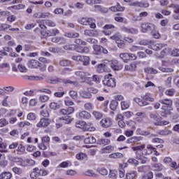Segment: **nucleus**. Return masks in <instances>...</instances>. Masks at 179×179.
<instances>
[{"label": "nucleus", "instance_id": "obj_1", "mask_svg": "<svg viewBox=\"0 0 179 179\" xmlns=\"http://www.w3.org/2000/svg\"><path fill=\"white\" fill-rule=\"evenodd\" d=\"M75 74L76 76H78V78H80L83 83H85V82L87 83L89 79H91L90 76H92V74H90V73L85 71H76Z\"/></svg>", "mask_w": 179, "mask_h": 179}, {"label": "nucleus", "instance_id": "obj_2", "mask_svg": "<svg viewBox=\"0 0 179 179\" xmlns=\"http://www.w3.org/2000/svg\"><path fill=\"white\" fill-rule=\"evenodd\" d=\"M110 76H112V75L108 74V76H105L103 84L105 86H108V87H115V79L110 78Z\"/></svg>", "mask_w": 179, "mask_h": 179}, {"label": "nucleus", "instance_id": "obj_3", "mask_svg": "<svg viewBox=\"0 0 179 179\" xmlns=\"http://www.w3.org/2000/svg\"><path fill=\"white\" fill-rule=\"evenodd\" d=\"M141 27L142 33H146L147 31L154 32L156 30V26L151 23H143Z\"/></svg>", "mask_w": 179, "mask_h": 179}, {"label": "nucleus", "instance_id": "obj_4", "mask_svg": "<svg viewBox=\"0 0 179 179\" xmlns=\"http://www.w3.org/2000/svg\"><path fill=\"white\" fill-rule=\"evenodd\" d=\"M102 128H110L113 125V120L110 117H105L100 121Z\"/></svg>", "mask_w": 179, "mask_h": 179}, {"label": "nucleus", "instance_id": "obj_5", "mask_svg": "<svg viewBox=\"0 0 179 179\" xmlns=\"http://www.w3.org/2000/svg\"><path fill=\"white\" fill-rule=\"evenodd\" d=\"M110 66L113 71H121L124 66L118 60H113L110 63Z\"/></svg>", "mask_w": 179, "mask_h": 179}, {"label": "nucleus", "instance_id": "obj_6", "mask_svg": "<svg viewBox=\"0 0 179 179\" xmlns=\"http://www.w3.org/2000/svg\"><path fill=\"white\" fill-rule=\"evenodd\" d=\"M50 122H51V121L49 119L42 118L36 124V127H38V128H46V127L50 125Z\"/></svg>", "mask_w": 179, "mask_h": 179}, {"label": "nucleus", "instance_id": "obj_7", "mask_svg": "<svg viewBox=\"0 0 179 179\" xmlns=\"http://www.w3.org/2000/svg\"><path fill=\"white\" fill-rule=\"evenodd\" d=\"M75 113V108L73 107H69L67 109L63 108L59 110V114L61 115H71V114H73Z\"/></svg>", "mask_w": 179, "mask_h": 179}, {"label": "nucleus", "instance_id": "obj_8", "mask_svg": "<svg viewBox=\"0 0 179 179\" xmlns=\"http://www.w3.org/2000/svg\"><path fill=\"white\" fill-rule=\"evenodd\" d=\"M131 6H137L138 8H149V3L146 2H139V1H135L133 3H131Z\"/></svg>", "mask_w": 179, "mask_h": 179}, {"label": "nucleus", "instance_id": "obj_9", "mask_svg": "<svg viewBox=\"0 0 179 179\" xmlns=\"http://www.w3.org/2000/svg\"><path fill=\"white\" fill-rule=\"evenodd\" d=\"M122 31H123L124 33H128L129 34H138V29L135 28H128L126 27H122Z\"/></svg>", "mask_w": 179, "mask_h": 179}, {"label": "nucleus", "instance_id": "obj_10", "mask_svg": "<svg viewBox=\"0 0 179 179\" xmlns=\"http://www.w3.org/2000/svg\"><path fill=\"white\" fill-rule=\"evenodd\" d=\"M124 71H129V72H135L136 71V63L133 62L124 66Z\"/></svg>", "mask_w": 179, "mask_h": 179}, {"label": "nucleus", "instance_id": "obj_11", "mask_svg": "<svg viewBox=\"0 0 179 179\" xmlns=\"http://www.w3.org/2000/svg\"><path fill=\"white\" fill-rule=\"evenodd\" d=\"M144 101H150L153 103L155 101V96H153L151 93H146L145 95L141 96Z\"/></svg>", "mask_w": 179, "mask_h": 179}, {"label": "nucleus", "instance_id": "obj_12", "mask_svg": "<svg viewBox=\"0 0 179 179\" xmlns=\"http://www.w3.org/2000/svg\"><path fill=\"white\" fill-rule=\"evenodd\" d=\"M78 22L83 26H89L90 23H92L93 18L83 17L82 19L79 20Z\"/></svg>", "mask_w": 179, "mask_h": 179}, {"label": "nucleus", "instance_id": "obj_13", "mask_svg": "<svg viewBox=\"0 0 179 179\" xmlns=\"http://www.w3.org/2000/svg\"><path fill=\"white\" fill-rule=\"evenodd\" d=\"M150 118L151 120H153L154 121H156L157 122L155 123L156 125H159L160 122L162 121V117L159 115H157L156 113H150Z\"/></svg>", "mask_w": 179, "mask_h": 179}, {"label": "nucleus", "instance_id": "obj_14", "mask_svg": "<svg viewBox=\"0 0 179 179\" xmlns=\"http://www.w3.org/2000/svg\"><path fill=\"white\" fill-rule=\"evenodd\" d=\"M114 25L113 24H106L104 26V31H103V34L106 36H110L111 34V29H114Z\"/></svg>", "mask_w": 179, "mask_h": 179}, {"label": "nucleus", "instance_id": "obj_15", "mask_svg": "<svg viewBox=\"0 0 179 179\" xmlns=\"http://www.w3.org/2000/svg\"><path fill=\"white\" fill-rule=\"evenodd\" d=\"M150 48L154 50V51H159L163 48V45L160 43H155V42L152 41L151 45H150Z\"/></svg>", "mask_w": 179, "mask_h": 179}, {"label": "nucleus", "instance_id": "obj_16", "mask_svg": "<svg viewBox=\"0 0 179 179\" xmlns=\"http://www.w3.org/2000/svg\"><path fill=\"white\" fill-rule=\"evenodd\" d=\"M40 65V62L37 60H31L28 63L29 68H31V69H34L38 68V66Z\"/></svg>", "mask_w": 179, "mask_h": 179}, {"label": "nucleus", "instance_id": "obj_17", "mask_svg": "<svg viewBox=\"0 0 179 179\" xmlns=\"http://www.w3.org/2000/svg\"><path fill=\"white\" fill-rule=\"evenodd\" d=\"M171 52V48H166L164 50H162L160 54H157L158 58H164L166 55H169Z\"/></svg>", "mask_w": 179, "mask_h": 179}, {"label": "nucleus", "instance_id": "obj_18", "mask_svg": "<svg viewBox=\"0 0 179 179\" xmlns=\"http://www.w3.org/2000/svg\"><path fill=\"white\" fill-rule=\"evenodd\" d=\"M79 117L81 118V120H89L90 117H92V115H90L89 112L86 110H83L79 113Z\"/></svg>", "mask_w": 179, "mask_h": 179}, {"label": "nucleus", "instance_id": "obj_19", "mask_svg": "<svg viewBox=\"0 0 179 179\" xmlns=\"http://www.w3.org/2000/svg\"><path fill=\"white\" fill-rule=\"evenodd\" d=\"M124 10L125 8L120 6L119 3H117L115 6H112L110 8V10H111L112 12H124Z\"/></svg>", "mask_w": 179, "mask_h": 179}, {"label": "nucleus", "instance_id": "obj_20", "mask_svg": "<svg viewBox=\"0 0 179 179\" xmlns=\"http://www.w3.org/2000/svg\"><path fill=\"white\" fill-rule=\"evenodd\" d=\"M134 101L137 103V104H138V106H141V107H143L144 106H149V103H148V101H144L143 99L142 100L140 98H134Z\"/></svg>", "mask_w": 179, "mask_h": 179}, {"label": "nucleus", "instance_id": "obj_21", "mask_svg": "<svg viewBox=\"0 0 179 179\" xmlns=\"http://www.w3.org/2000/svg\"><path fill=\"white\" fill-rule=\"evenodd\" d=\"M48 83H52V85H57V83H62V79L53 77L48 80Z\"/></svg>", "mask_w": 179, "mask_h": 179}, {"label": "nucleus", "instance_id": "obj_22", "mask_svg": "<svg viewBox=\"0 0 179 179\" xmlns=\"http://www.w3.org/2000/svg\"><path fill=\"white\" fill-rule=\"evenodd\" d=\"M52 43H58L59 44H64L65 43V38H64L63 37H53L51 39Z\"/></svg>", "mask_w": 179, "mask_h": 179}, {"label": "nucleus", "instance_id": "obj_23", "mask_svg": "<svg viewBox=\"0 0 179 179\" xmlns=\"http://www.w3.org/2000/svg\"><path fill=\"white\" fill-rule=\"evenodd\" d=\"M65 37L69 38H78L79 37V33L78 32H67L64 34Z\"/></svg>", "mask_w": 179, "mask_h": 179}, {"label": "nucleus", "instance_id": "obj_24", "mask_svg": "<svg viewBox=\"0 0 179 179\" xmlns=\"http://www.w3.org/2000/svg\"><path fill=\"white\" fill-rule=\"evenodd\" d=\"M85 131H90V132L96 131V127L93 125L92 122H85Z\"/></svg>", "mask_w": 179, "mask_h": 179}, {"label": "nucleus", "instance_id": "obj_25", "mask_svg": "<svg viewBox=\"0 0 179 179\" xmlns=\"http://www.w3.org/2000/svg\"><path fill=\"white\" fill-rule=\"evenodd\" d=\"M159 103H161V104H164L165 106H167L168 107H171L173 106V101H171V99H161L159 101Z\"/></svg>", "mask_w": 179, "mask_h": 179}, {"label": "nucleus", "instance_id": "obj_26", "mask_svg": "<svg viewBox=\"0 0 179 179\" xmlns=\"http://www.w3.org/2000/svg\"><path fill=\"white\" fill-rule=\"evenodd\" d=\"M110 159H122L124 155L121 152H115L109 155Z\"/></svg>", "mask_w": 179, "mask_h": 179}, {"label": "nucleus", "instance_id": "obj_27", "mask_svg": "<svg viewBox=\"0 0 179 179\" xmlns=\"http://www.w3.org/2000/svg\"><path fill=\"white\" fill-rule=\"evenodd\" d=\"M80 96L83 99H92V94L89 91H81L80 92Z\"/></svg>", "mask_w": 179, "mask_h": 179}, {"label": "nucleus", "instance_id": "obj_28", "mask_svg": "<svg viewBox=\"0 0 179 179\" xmlns=\"http://www.w3.org/2000/svg\"><path fill=\"white\" fill-rule=\"evenodd\" d=\"M12 173L10 172H3L0 174V179H11Z\"/></svg>", "mask_w": 179, "mask_h": 179}, {"label": "nucleus", "instance_id": "obj_29", "mask_svg": "<svg viewBox=\"0 0 179 179\" xmlns=\"http://www.w3.org/2000/svg\"><path fill=\"white\" fill-rule=\"evenodd\" d=\"M110 142L108 138H99L97 140L98 145H110Z\"/></svg>", "mask_w": 179, "mask_h": 179}, {"label": "nucleus", "instance_id": "obj_30", "mask_svg": "<svg viewBox=\"0 0 179 179\" xmlns=\"http://www.w3.org/2000/svg\"><path fill=\"white\" fill-rule=\"evenodd\" d=\"M142 138L141 137L138 136H134L130 138H129L127 141V143H136V142H139Z\"/></svg>", "mask_w": 179, "mask_h": 179}, {"label": "nucleus", "instance_id": "obj_31", "mask_svg": "<svg viewBox=\"0 0 179 179\" xmlns=\"http://www.w3.org/2000/svg\"><path fill=\"white\" fill-rule=\"evenodd\" d=\"M129 106H131V102L129 101H122L121 102L122 110H127L129 108Z\"/></svg>", "mask_w": 179, "mask_h": 179}, {"label": "nucleus", "instance_id": "obj_32", "mask_svg": "<svg viewBox=\"0 0 179 179\" xmlns=\"http://www.w3.org/2000/svg\"><path fill=\"white\" fill-rule=\"evenodd\" d=\"M145 73H150L151 75H156L157 73V70L152 67H147L144 69Z\"/></svg>", "mask_w": 179, "mask_h": 179}, {"label": "nucleus", "instance_id": "obj_33", "mask_svg": "<svg viewBox=\"0 0 179 179\" xmlns=\"http://www.w3.org/2000/svg\"><path fill=\"white\" fill-rule=\"evenodd\" d=\"M63 83H64V85H72L73 86H78V85H79V83H78L77 81H72L71 80H62Z\"/></svg>", "mask_w": 179, "mask_h": 179}, {"label": "nucleus", "instance_id": "obj_34", "mask_svg": "<svg viewBox=\"0 0 179 179\" xmlns=\"http://www.w3.org/2000/svg\"><path fill=\"white\" fill-rule=\"evenodd\" d=\"M86 122L83 121H78L76 123V128H80V129H83L85 131Z\"/></svg>", "mask_w": 179, "mask_h": 179}, {"label": "nucleus", "instance_id": "obj_35", "mask_svg": "<svg viewBox=\"0 0 179 179\" xmlns=\"http://www.w3.org/2000/svg\"><path fill=\"white\" fill-rule=\"evenodd\" d=\"M120 58L127 64L128 61H129V53H121L120 55Z\"/></svg>", "mask_w": 179, "mask_h": 179}, {"label": "nucleus", "instance_id": "obj_36", "mask_svg": "<svg viewBox=\"0 0 179 179\" xmlns=\"http://www.w3.org/2000/svg\"><path fill=\"white\" fill-rule=\"evenodd\" d=\"M84 143H96V138L93 136L85 138Z\"/></svg>", "mask_w": 179, "mask_h": 179}, {"label": "nucleus", "instance_id": "obj_37", "mask_svg": "<svg viewBox=\"0 0 179 179\" xmlns=\"http://www.w3.org/2000/svg\"><path fill=\"white\" fill-rule=\"evenodd\" d=\"M17 152H18L19 155H22L23 153H24L26 148H24V146H23V145L22 144H18V145L17 146Z\"/></svg>", "mask_w": 179, "mask_h": 179}, {"label": "nucleus", "instance_id": "obj_38", "mask_svg": "<svg viewBox=\"0 0 179 179\" xmlns=\"http://www.w3.org/2000/svg\"><path fill=\"white\" fill-rule=\"evenodd\" d=\"M71 64V61L69 59H62L59 62L60 66H69Z\"/></svg>", "mask_w": 179, "mask_h": 179}, {"label": "nucleus", "instance_id": "obj_39", "mask_svg": "<svg viewBox=\"0 0 179 179\" xmlns=\"http://www.w3.org/2000/svg\"><path fill=\"white\" fill-rule=\"evenodd\" d=\"M101 50L102 46L98 45H94V54H96V55H99V54H101Z\"/></svg>", "mask_w": 179, "mask_h": 179}, {"label": "nucleus", "instance_id": "obj_40", "mask_svg": "<svg viewBox=\"0 0 179 179\" xmlns=\"http://www.w3.org/2000/svg\"><path fill=\"white\" fill-rule=\"evenodd\" d=\"M39 100L41 103H47V101L50 100V96H48V95L42 94L40 95Z\"/></svg>", "mask_w": 179, "mask_h": 179}, {"label": "nucleus", "instance_id": "obj_41", "mask_svg": "<svg viewBox=\"0 0 179 179\" xmlns=\"http://www.w3.org/2000/svg\"><path fill=\"white\" fill-rule=\"evenodd\" d=\"M138 44L140 45H148V48H150V45L152 44V41H150V40H142L138 43Z\"/></svg>", "mask_w": 179, "mask_h": 179}, {"label": "nucleus", "instance_id": "obj_42", "mask_svg": "<svg viewBox=\"0 0 179 179\" xmlns=\"http://www.w3.org/2000/svg\"><path fill=\"white\" fill-rule=\"evenodd\" d=\"M152 167L155 171H162L163 170V165L162 164H155Z\"/></svg>", "mask_w": 179, "mask_h": 179}, {"label": "nucleus", "instance_id": "obj_43", "mask_svg": "<svg viewBox=\"0 0 179 179\" xmlns=\"http://www.w3.org/2000/svg\"><path fill=\"white\" fill-rule=\"evenodd\" d=\"M92 115L96 118V120H100L103 118V113L99 112V111H93L92 112Z\"/></svg>", "mask_w": 179, "mask_h": 179}, {"label": "nucleus", "instance_id": "obj_44", "mask_svg": "<svg viewBox=\"0 0 179 179\" xmlns=\"http://www.w3.org/2000/svg\"><path fill=\"white\" fill-rule=\"evenodd\" d=\"M136 177V171H131L129 173H126V178L127 179H134Z\"/></svg>", "mask_w": 179, "mask_h": 179}, {"label": "nucleus", "instance_id": "obj_45", "mask_svg": "<svg viewBox=\"0 0 179 179\" xmlns=\"http://www.w3.org/2000/svg\"><path fill=\"white\" fill-rule=\"evenodd\" d=\"M117 44V47L119 48H125V41L121 40V38L117 39V41L116 42Z\"/></svg>", "mask_w": 179, "mask_h": 179}, {"label": "nucleus", "instance_id": "obj_46", "mask_svg": "<svg viewBox=\"0 0 179 179\" xmlns=\"http://www.w3.org/2000/svg\"><path fill=\"white\" fill-rule=\"evenodd\" d=\"M50 108L52 110H58L59 108H61V106L59 105V103H55V102H52L50 104Z\"/></svg>", "mask_w": 179, "mask_h": 179}, {"label": "nucleus", "instance_id": "obj_47", "mask_svg": "<svg viewBox=\"0 0 179 179\" xmlns=\"http://www.w3.org/2000/svg\"><path fill=\"white\" fill-rule=\"evenodd\" d=\"M159 135H163L164 136H166L167 135H171L173 132L171 130L165 129V130H159Z\"/></svg>", "mask_w": 179, "mask_h": 179}, {"label": "nucleus", "instance_id": "obj_48", "mask_svg": "<svg viewBox=\"0 0 179 179\" xmlns=\"http://www.w3.org/2000/svg\"><path fill=\"white\" fill-rule=\"evenodd\" d=\"M110 107L113 111H115V110H117V107H118V102H117V101H112L110 102Z\"/></svg>", "mask_w": 179, "mask_h": 179}, {"label": "nucleus", "instance_id": "obj_49", "mask_svg": "<svg viewBox=\"0 0 179 179\" xmlns=\"http://www.w3.org/2000/svg\"><path fill=\"white\" fill-rule=\"evenodd\" d=\"M81 62H83V65H88L90 62V58L87 56H83V59L81 60Z\"/></svg>", "mask_w": 179, "mask_h": 179}, {"label": "nucleus", "instance_id": "obj_50", "mask_svg": "<svg viewBox=\"0 0 179 179\" xmlns=\"http://www.w3.org/2000/svg\"><path fill=\"white\" fill-rule=\"evenodd\" d=\"M84 176H87L88 177H97V174H96L93 171L88 170L85 172Z\"/></svg>", "mask_w": 179, "mask_h": 179}, {"label": "nucleus", "instance_id": "obj_51", "mask_svg": "<svg viewBox=\"0 0 179 179\" xmlns=\"http://www.w3.org/2000/svg\"><path fill=\"white\" fill-rule=\"evenodd\" d=\"M41 143H45L46 145H50V136H45L41 137Z\"/></svg>", "mask_w": 179, "mask_h": 179}, {"label": "nucleus", "instance_id": "obj_52", "mask_svg": "<svg viewBox=\"0 0 179 179\" xmlns=\"http://www.w3.org/2000/svg\"><path fill=\"white\" fill-rule=\"evenodd\" d=\"M107 150L108 152H113V150H114V146L108 145L102 149L103 153H107Z\"/></svg>", "mask_w": 179, "mask_h": 179}, {"label": "nucleus", "instance_id": "obj_53", "mask_svg": "<svg viewBox=\"0 0 179 179\" xmlns=\"http://www.w3.org/2000/svg\"><path fill=\"white\" fill-rule=\"evenodd\" d=\"M44 23L45 24L46 26H48L49 27H55V26H56L55 22H54L50 20H45Z\"/></svg>", "mask_w": 179, "mask_h": 179}, {"label": "nucleus", "instance_id": "obj_54", "mask_svg": "<svg viewBox=\"0 0 179 179\" xmlns=\"http://www.w3.org/2000/svg\"><path fill=\"white\" fill-rule=\"evenodd\" d=\"M86 157H87V156L86 155V154L83 152L78 153L76 155V159L78 160H83L84 159H86Z\"/></svg>", "mask_w": 179, "mask_h": 179}, {"label": "nucleus", "instance_id": "obj_55", "mask_svg": "<svg viewBox=\"0 0 179 179\" xmlns=\"http://www.w3.org/2000/svg\"><path fill=\"white\" fill-rule=\"evenodd\" d=\"M49 51L50 52H53L54 54H58L61 52V49H59V48L50 47L49 48Z\"/></svg>", "mask_w": 179, "mask_h": 179}, {"label": "nucleus", "instance_id": "obj_56", "mask_svg": "<svg viewBox=\"0 0 179 179\" xmlns=\"http://www.w3.org/2000/svg\"><path fill=\"white\" fill-rule=\"evenodd\" d=\"M84 108H85L88 111H92V110L94 108V106H93L92 103H87L84 105Z\"/></svg>", "mask_w": 179, "mask_h": 179}, {"label": "nucleus", "instance_id": "obj_57", "mask_svg": "<svg viewBox=\"0 0 179 179\" xmlns=\"http://www.w3.org/2000/svg\"><path fill=\"white\" fill-rule=\"evenodd\" d=\"M12 171H13V173H15V174H17L18 176H20V174L23 173V171L22 170V169L18 167H13L12 169Z\"/></svg>", "mask_w": 179, "mask_h": 179}, {"label": "nucleus", "instance_id": "obj_58", "mask_svg": "<svg viewBox=\"0 0 179 179\" xmlns=\"http://www.w3.org/2000/svg\"><path fill=\"white\" fill-rule=\"evenodd\" d=\"M105 66H106V65L103 64H99L96 68L97 72H99V73H102V72L104 71Z\"/></svg>", "mask_w": 179, "mask_h": 179}, {"label": "nucleus", "instance_id": "obj_59", "mask_svg": "<svg viewBox=\"0 0 179 179\" xmlns=\"http://www.w3.org/2000/svg\"><path fill=\"white\" fill-rule=\"evenodd\" d=\"M9 124V122L6 120L5 118L0 119V127L2 128L3 127H6Z\"/></svg>", "mask_w": 179, "mask_h": 179}, {"label": "nucleus", "instance_id": "obj_60", "mask_svg": "<svg viewBox=\"0 0 179 179\" xmlns=\"http://www.w3.org/2000/svg\"><path fill=\"white\" fill-rule=\"evenodd\" d=\"M145 144H142L141 145H138L136 147H133L132 148V150H134V152H136V150H143L144 148H145Z\"/></svg>", "mask_w": 179, "mask_h": 179}, {"label": "nucleus", "instance_id": "obj_61", "mask_svg": "<svg viewBox=\"0 0 179 179\" xmlns=\"http://www.w3.org/2000/svg\"><path fill=\"white\" fill-rule=\"evenodd\" d=\"M162 110H163V111L161 113L162 117H167V114H169V113H170L167 110V107L166 106H162Z\"/></svg>", "mask_w": 179, "mask_h": 179}, {"label": "nucleus", "instance_id": "obj_62", "mask_svg": "<svg viewBox=\"0 0 179 179\" xmlns=\"http://www.w3.org/2000/svg\"><path fill=\"white\" fill-rule=\"evenodd\" d=\"M27 118L29 121H34V120H36V114L34 113H30L27 115Z\"/></svg>", "mask_w": 179, "mask_h": 179}, {"label": "nucleus", "instance_id": "obj_63", "mask_svg": "<svg viewBox=\"0 0 179 179\" xmlns=\"http://www.w3.org/2000/svg\"><path fill=\"white\" fill-rule=\"evenodd\" d=\"M153 178V172H149L143 176L142 179H152Z\"/></svg>", "mask_w": 179, "mask_h": 179}, {"label": "nucleus", "instance_id": "obj_64", "mask_svg": "<svg viewBox=\"0 0 179 179\" xmlns=\"http://www.w3.org/2000/svg\"><path fill=\"white\" fill-rule=\"evenodd\" d=\"M171 55L173 57H179V49H174L172 50Z\"/></svg>", "mask_w": 179, "mask_h": 179}]
</instances>
